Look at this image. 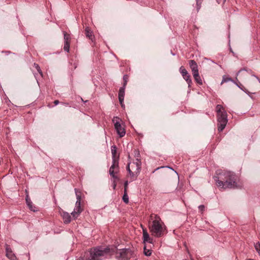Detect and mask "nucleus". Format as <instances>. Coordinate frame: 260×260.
Masks as SVG:
<instances>
[{
    "label": "nucleus",
    "instance_id": "nucleus-13",
    "mask_svg": "<svg viewBox=\"0 0 260 260\" xmlns=\"http://www.w3.org/2000/svg\"><path fill=\"white\" fill-rule=\"evenodd\" d=\"M188 63L189 67L191 69L192 75H193V74L199 73L198 66L194 60H189Z\"/></svg>",
    "mask_w": 260,
    "mask_h": 260
},
{
    "label": "nucleus",
    "instance_id": "nucleus-12",
    "mask_svg": "<svg viewBox=\"0 0 260 260\" xmlns=\"http://www.w3.org/2000/svg\"><path fill=\"white\" fill-rule=\"evenodd\" d=\"M125 88L124 87H120L118 92V99L122 107H124V106L123 101L125 95Z\"/></svg>",
    "mask_w": 260,
    "mask_h": 260
},
{
    "label": "nucleus",
    "instance_id": "nucleus-31",
    "mask_svg": "<svg viewBox=\"0 0 260 260\" xmlns=\"http://www.w3.org/2000/svg\"><path fill=\"white\" fill-rule=\"evenodd\" d=\"M113 179H114V180H113V188L115 189V188L116 186V180H118V178L117 177V178H113Z\"/></svg>",
    "mask_w": 260,
    "mask_h": 260
},
{
    "label": "nucleus",
    "instance_id": "nucleus-28",
    "mask_svg": "<svg viewBox=\"0 0 260 260\" xmlns=\"http://www.w3.org/2000/svg\"><path fill=\"white\" fill-rule=\"evenodd\" d=\"M59 101L58 100H55L54 101V102H53L54 103V105H52V106H51L50 104H49L48 105V107H54V106H56V105H57L59 103Z\"/></svg>",
    "mask_w": 260,
    "mask_h": 260
},
{
    "label": "nucleus",
    "instance_id": "nucleus-14",
    "mask_svg": "<svg viewBox=\"0 0 260 260\" xmlns=\"http://www.w3.org/2000/svg\"><path fill=\"white\" fill-rule=\"evenodd\" d=\"M6 256L10 260H17V257L13 253L11 248L9 247L8 245H6Z\"/></svg>",
    "mask_w": 260,
    "mask_h": 260
},
{
    "label": "nucleus",
    "instance_id": "nucleus-1",
    "mask_svg": "<svg viewBox=\"0 0 260 260\" xmlns=\"http://www.w3.org/2000/svg\"><path fill=\"white\" fill-rule=\"evenodd\" d=\"M214 179L219 188L226 189L238 187L237 177L233 172L219 170L216 172V176L214 177Z\"/></svg>",
    "mask_w": 260,
    "mask_h": 260
},
{
    "label": "nucleus",
    "instance_id": "nucleus-18",
    "mask_svg": "<svg viewBox=\"0 0 260 260\" xmlns=\"http://www.w3.org/2000/svg\"><path fill=\"white\" fill-rule=\"evenodd\" d=\"M192 75L194 79V80L198 84H199V85H201L203 84V81H202L201 77L200 76L199 73H197L196 74H193V75Z\"/></svg>",
    "mask_w": 260,
    "mask_h": 260
},
{
    "label": "nucleus",
    "instance_id": "nucleus-7",
    "mask_svg": "<svg viewBox=\"0 0 260 260\" xmlns=\"http://www.w3.org/2000/svg\"><path fill=\"white\" fill-rule=\"evenodd\" d=\"M113 252L115 254V258L118 260H128L134 254V252L129 248L119 249L116 248Z\"/></svg>",
    "mask_w": 260,
    "mask_h": 260
},
{
    "label": "nucleus",
    "instance_id": "nucleus-19",
    "mask_svg": "<svg viewBox=\"0 0 260 260\" xmlns=\"http://www.w3.org/2000/svg\"><path fill=\"white\" fill-rule=\"evenodd\" d=\"M70 36L69 34L66 32V52H69L70 50Z\"/></svg>",
    "mask_w": 260,
    "mask_h": 260
},
{
    "label": "nucleus",
    "instance_id": "nucleus-33",
    "mask_svg": "<svg viewBox=\"0 0 260 260\" xmlns=\"http://www.w3.org/2000/svg\"><path fill=\"white\" fill-rule=\"evenodd\" d=\"M237 85L238 86V87H239L240 88H241V89L244 90V89L240 86H239L238 84H237Z\"/></svg>",
    "mask_w": 260,
    "mask_h": 260
},
{
    "label": "nucleus",
    "instance_id": "nucleus-5",
    "mask_svg": "<svg viewBox=\"0 0 260 260\" xmlns=\"http://www.w3.org/2000/svg\"><path fill=\"white\" fill-rule=\"evenodd\" d=\"M141 169V161L138 158H136L135 161L129 163L127 165L126 169L132 180H135L137 179L140 172Z\"/></svg>",
    "mask_w": 260,
    "mask_h": 260
},
{
    "label": "nucleus",
    "instance_id": "nucleus-6",
    "mask_svg": "<svg viewBox=\"0 0 260 260\" xmlns=\"http://www.w3.org/2000/svg\"><path fill=\"white\" fill-rule=\"evenodd\" d=\"M111 152L112 154V165L110 168L109 174L113 178H117L116 174L119 172V157L116 156L117 148L115 146L111 147Z\"/></svg>",
    "mask_w": 260,
    "mask_h": 260
},
{
    "label": "nucleus",
    "instance_id": "nucleus-26",
    "mask_svg": "<svg viewBox=\"0 0 260 260\" xmlns=\"http://www.w3.org/2000/svg\"><path fill=\"white\" fill-rule=\"evenodd\" d=\"M71 221V216L66 212V223H69Z\"/></svg>",
    "mask_w": 260,
    "mask_h": 260
},
{
    "label": "nucleus",
    "instance_id": "nucleus-23",
    "mask_svg": "<svg viewBox=\"0 0 260 260\" xmlns=\"http://www.w3.org/2000/svg\"><path fill=\"white\" fill-rule=\"evenodd\" d=\"M123 86L122 87H124L125 88L126 87V85L127 84V83L128 82V76L127 75H124L123 77Z\"/></svg>",
    "mask_w": 260,
    "mask_h": 260
},
{
    "label": "nucleus",
    "instance_id": "nucleus-21",
    "mask_svg": "<svg viewBox=\"0 0 260 260\" xmlns=\"http://www.w3.org/2000/svg\"><path fill=\"white\" fill-rule=\"evenodd\" d=\"M144 253L146 256H150L151 254V250L150 249H147L146 245L144 246Z\"/></svg>",
    "mask_w": 260,
    "mask_h": 260
},
{
    "label": "nucleus",
    "instance_id": "nucleus-29",
    "mask_svg": "<svg viewBox=\"0 0 260 260\" xmlns=\"http://www.w3.org/2000/svg\"><path fill=\"white\" fill-rule=\"evenodd\" d=\"M124 191H127V187H128V181H126L124 182Z\"/></svg>",
    "mask_w": 260,
    "mask_h": 260
},
{
    "label": "nucleus",
    "instance_id": "nucleus-27",
    "mask_svg": "<svg viewBox=\"0 0 260 260\" xmlns=\"http://www.w3.org/2000/svg\"><path fill=\"white\" fill-rule=\"evenodd\" d=\"M254 247L256 251L260 250V243L259 242L256 243L254 245Z\"/></svg>",
    "mask_w": 260,
    "mask_h": 260
},
{
    "label": "nucleus",
    "instance_id": "nucleus-11",
    "mask_svg": "<svg viewBox=\"0 0 260 260\" xmlns=\"http://www.w3.org/2000/svg\"><path fill=\"white\" fill-rule=\"evenodd\" d=\"M143 243L146 245V243L152 244L153 239L151 238L146 229H143Z\"/></svg>",
    "mask_w": 260,
    "mask_h": 260
},
{
    "label": "nucleus",
    "instance_id": "nucleus-34",
    "mask_svg": "<svg viewBox=\"0 0 260 260\" xmlns=\"http://www.w3.org/2000/svg\"><path fill=\"white\" fill-rule=\"evenodd\" d=\"M63 35L64 39H65V31H63Z\"/></svg>",
    "mask_w": 260,
    "mask_h": 260
},
{
    "label": "nucleus",
    "instance_id": "nucleus-17",
    "mask_svg": "<svg viewBox=\"0 0 260 260\" xmlns=\"http://www.w3.org/2000/svg\"><path fill=\"white\" fill-rule=\"evenodd\" d=\"M242 71H245L247 73H248L249 74H250L252 76H254L257 79V80L259 81V82H260V79L257 77H256L255 75H253V72H252V71L250 69H245V68H243V69H241V70H240V71H238V72L237 74V76H238Z\"/></svg>",
    "mask_w": 260,
    "mask_h": 260
},
{
    "label": "nucleus",
    "instance_id": "nucleus-30",
    "mask_svg": "<svg viewBox=\"0 0 260 260\" xmlns=\"http://www.w3.org/2000/svg\"><path fill=\"white\" fill-rule=\"evenodd\" d=\"M199 209L200 210V211H201L202 212H203L204 211V209H205V206H204V205H200V206H199Z\"/></svg>",
    "mask_w": 260,
    "mask_h": 260
},
{
    "label": "nucleus",
    "instance_id": "nucleus-20",
    "mask_svg": "<svg viewBox=\"0 0 260 260\" xmlns=\"http://www.w3.org/2000/svg\"><path fill=\"white\" fill-rule=\"evenodd\" d=\"M229 81L234 82L231 78L229 77L228 76L224 75L222 76V80L221 82V85H222L224 83L228 82Z\"/></svg>",
    "mask_w": 260,
    "mask_h": 260
},
{
    "label": "nucleus",
    "instance_id": "nucleus-32",
    "mask_svg": "<svg viewBox=\"0 0 260 260\" xmlns=\"http://www.w3.org/2000/svg\"><path fill=\"white\" fill-rule=\"evenodd\" d=\"M61 216L62 217V218L64 219L65 218V213L62 211V214H61Z\"/></svg>",
    "mask_w": 260,
    "mask_h": 260
},
{
    "label": "nucleus",
    "instance_id": "nucleus-35",
    "mask_svg": "<svg viewBox=\"0 0 260 260\" xmlns=\"http://www.w3.org/2000/svg\"><path fill=\"white\" fill-rule=\"evenodd\" d=\"M63 49L65 50V44L64 45V46L63 47Z\"/></svg>",
    "mask_w": 260,
    "mask_h": 260
},
{
    "label": "nucleus",
    "instance_id": "nucleus-22",
    "mask_svg": "<svg viewBox=\"0 0 260 260\" xmlns=\"http://www.w3.org/2000/svg\"><path fill=\"white\" fill-rule=\"evenodd\" d=\"M122 200L126 204H127L128 203L129 199L127 191H124V194L122 197Z\"/></svg>",
    "mask_w": 260,
    "mask_h": 260
},
{
    "label": "nucleus",
    "instance_id": "nucleus-4",
    "mask_svg": "<svg viewBox=\"0 0 260 260\" xmlns=\"http://www.w3.org/2000/svg\"><path fill=\"white\" fill-rule=\"evenodd\" d=\"M217 114L218 130L222 132L225 128L227 122V114L223 107L220 105H217L216 107Z\"/></svg>",
    "mask_w": 260,
    "mask_h": 260
},
{
    "label": "nucleus",
    "instance_id": "nucleus-8",
    "mask_svg": "<svg viewBox=\"0 0 260 260\" xmlns=\"http://www.w3.org/2000/svg\"><path fill=\"white\" fill-rule=\"evenodd\" d=\"M119 118L117 117H114L112 119V121L114 124L115 128L120 137H123L125 134L124 128L122 126L119 122Z\"/></svg>",
    "mask_w": 260,
    "mask_h": 260
},
{
    "label": "nucleus",
    "instance_id": "nucleus-10",
    "mask_svg": "<svg viewBox=\"0 0 260 260\" xmlns=\"http://www.w3.org/2000/svg\"><path fill=\"white\" fill-rule=\"evenodd\" d=\"M179 71L181 74L183 79L187 83L188 87H190L191 86V84H192V80L191 79L190 75L189 74L187 70L183 66H181L180 68Z\"/></svg>",
    "mask_w": 260,
    "mask_h": 260
},
{
    "label": "nucleus",
    "instance_id": "nucleus-15",
    "mask_svg": "<svg viewBox=\"0 0 260 260\" xmlns=\"http://www.w3.org/2000/svg\"><path fill=\"white\" fill-rule=\"evenodd\" d=\"M25 199L27 205L29 207V209L34 212L37 211L36 207L33 205L30 199L29 198L28 195H26Z\"/></svg>",
    "mask_w": 260,
    "mask_h": 260
},
{
    "label": "nucleus",
    "instance_id": "nucleus-36",
    "mask_svg": "<svg viewBox=\"0 0 260 260\" xmlns=\"http://www.w3.org/2000/svg\"><path fill=\"white\" fill-rule=\"evenodd\" d=\"M169 169H172V170H173V169L172 168H171V167H169Z\"/></svg>",
    "mask_w": 260,
    "mask_h": 260
},
{
    "label": "nucleus",
    "instance_id": "nucleus-3",
    "mask_svg": "<svg viewBox=\"0 0 260 260\" xmlns=\"http://www.w3.org/2000/svg\"><path fill=\"white\" fill-rule=\"evenodd\" d=\"M111 254V250L109 248H103L98 247L91 249L89 251V257L88 260H102L107 258ZM77 260H87L81 257Z\"/></svg>",
    "mask_w": 260,
    "mask_h": 260
},
{
    "label": "nucleus",
    "instance_id": "nucleus-16",
    "mask_svg": "<svg viewBox=\"0 0 260 260\" xmlns=\"http://www.w3.org/2000/svg\"><path fill=\"white\" fill-rule=\"evenodd\" d=\"M85 31L86 36L89 38V39L93 41V39H94V36L93 35L92 31L90 30V29L88 27H86Z\"/></svg>",
    "mask_w": 260,
    "mask_h": 260
},
{
    "label": "nucleus",
    "instance_id": "nucleus-2",
    "mask_svg": "<svg viewBox=\"0 0 260 260\" xmlns=\"http://www.w3.org/2000/svg\"><path fill=\"white\" fill-rule=\"evenodd\" d=\"M149 229L152 236L160 237L164 235L166 227L158 215L151 214L149 217Z\"/></svg>",
    "mask_w": 260,
    "mask_h": 260
},
{
    "label": "nucleus",
    "instance_id": "nucleus-25",
    "mask_svg": "<svg viewBox=\"0 0 260 260\" xmlns=\"http://www.w3.org/2000/svg\"><path fill=\"white\" fill-rule=\"evenodd\" d=\"M203 0H196L197 11H199L201 7V4Z\"/></svg>",
    "mask_w": 260,
    "mask_h": 260
},
{
    "label": "nucleus",
    "instance_id": "nucleus-9",
    "mask_svg": "<svg viewBox=\"0 0 260 260\" xmlns=\"http://www.w3.org/2000/svg\"><path fill=\"white\" fill-rule=\"evenodd\" d=\"M76 196H77V201L76 203V206L74 210V211H73L71 213V214L73 215V216L75 218H77L82 211V210L81 208V196H80V195L78 194L77 192H76Z\"/></svg>",
    "mask_w": 260,
    "mask_h": 260
},
{
    "label": "nucleus",
    "instance_id": "nucleus-24",
    "mask_svg": "<svg viewBox=\"0 0 260 260\" xmlns=\"http://www.w3.org/2000/svg\"><path fill=\"white\" fill-rule=\"evenodd\" d=\"M34 67H35V68L37 69V71L39 73V74H40L41 76H42L43 73H42V71H41V68H40V67H39V66L38 64H37V63H34Z\"/></svg>",
    "mask_w": 260,
    "mask_h": 260
}]
</instances>
